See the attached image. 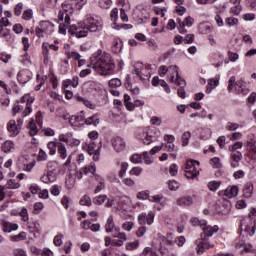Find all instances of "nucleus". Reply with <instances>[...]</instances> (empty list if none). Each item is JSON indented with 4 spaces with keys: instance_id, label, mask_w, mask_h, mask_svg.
<instances>
[{
    "instance_id": "obj_1",
    "label": "nucleus",
    "mask_w": 256,
    "mask_h": 256,
    "mask_svg": "<svg viewBox=\"0 0 256 256\" xmlns=\"http://www.w3.org/2000/svg\"><path fill=\"white\" fill-rule=\"evenodd\" d=\"M88 67H91L95 73L98 75H113L115 71V61L111 54L104 52L102 49H99L90 57V64Z\"/></svg>"
},
{
    "instance_id": "obj_2",
    "label": "nucleus",
    "mask_w": 256,
    "mask_h": 256,
    "mask_svg": "<svg viewBox=\"0 0 256 256\" xmlns=\"http://www.w3.org/2000/svg\"><path fill=\"white\" fill-rule=\"evenodd\" d=\"M202 231L203 233L201 234V238L195 241L196 251L198 255H201V253H203L205 249H211V247H213V245L209 244L207 240L209 239V237H213L215 233H218L219 226L207 225L206 222V225L202 226Z\"/></svg>"
},
{
    "instance_id": "obj_3",
    "label": "nucleus",
    "mask_w": 256,
    "mask_h": 256,
    "mask_svg": "<svg viewBox=\"0 0 256 256\" xmlns=\"http://www.w3.org/2000/svg\"><path fill=\"white\" fill-rule=\"evenodd\" d=\"M35 101V97H32L31 94L24 95L19 102H17L13 108V115L21 113L22 117H27L32 111L31 104Z\"/></svg>"
},
{
    "instance_id": "obj_4",
    "label": "nucleus",
    "mask_w": 256,
    "mask_h": 256,
    "mask_svg": "<svg viewBox=\"0 0 256 256\" xmlns=\"http://www.w3.org/2000/svg\"><path fill=\"white\" fill-rule=\"evenodd\" d=\"M161 131L158 128L148 127L143 130H140L136 137L141 141L144 145H151L153 143V139L156 137H160Z\"/></svg>"
},
{
    "instance_id": "obj_5",
    "label": "nucleus",
    "mask_w": 256,
    "mask_h": 256,
    "mask_svg": "<svg viewBox=\"0 0 256 256\" xmlns=\"http://www.w3.org/2000/svg\"><path fill=\"white\" fill-rule=\"evenodd\" d=\"M84 25L90 33H101L103 31V18L95 15H88Z\"/></svg>"
},
{
    "instance_id": "obj_6",
    "label": "nucleus",
    "mask_w": 256,
    "mask_h": 256,
    "mask_svg": "<svg viewBox=\"0 0 256 256\" xmlns=\"http://www.w3.org/2000/svg\"><path fill=\"white\" fill-rule=\"evenodd\" d=\"M35 165H37V162L35 160L29 159V157L25 155H20L16 159V167L19 169V171L31 173V171H33L35 168Z\"/></svg>"
},
{
    "instance_id": "obj_7",
    "label": "nucleus",
    "mask_w": 256,
    "mask_h": 256,
    "mask_svg": "<svg viewBox=\"0 0 256 256\" xmlns=\"http://www.w3.org/2000/svg\"><path fill=\"white\" fill-rule=\"evenodd\" d=\"M134 73L141 81H149L151 79V69L144 66L143 63L137 62L134 66Z\"/></svg>"
},
{
    "instance_id": "obj_8",
    "label": "nucleus",
    "mask_w": 256,
    "mask_h": 256,
    "mask_svg": "<svg viewBox=\"0 0 256 256\" xmlns=\"http://www.w3.org/2000/svg\"><path fill=\"white\" fill-rule=\"evenodd\" d=\"M200 163L195 160H188L185 164V177L187 179H195L199 176V168H197Z\"/></svg>"
},
{
    "instance_id": "obj_9",
    "label": "nucleus",
    "mask_w": 256,
    "mask_h": 256,
    "mask_svg": "<svg viewBox=\"0 0 256 256\" xmlns=\"http://www.w3.org/2000/svg\"><path fill=\"white\" fill-rule=\"evenodd\" d=\"M55 26L49 21H41L39 26L35 28V33L38 37H45V35H51Z\"/></svg>"
},
{
    "instance_id": "obj_10",
    "label": "nucleus",
    "mask_w": 256,
    "mask_h": 256,
    "mask_svg": "<svg viewBox=\"0 0 256 256\" xmlns=\"http://www.w3.org/2000/svg\"><path fill=\"white\" fill-rule=\"evenodd\" d=\"M168 81L170 83H175L176 85H185L183 78L179 77V68L177 65L169 66Z\"/></svg>"
},
{
    "instance_id": "obj_11",
    "label": "nucleus",
    "mask_w": 256,
    "mask_h": 256,
    "mask_svg": "<svg viewBox=\"0 0 256 256\" xmlns=\"http://www.w3.org/2000/svg\"><path fill=\"white\" fill-rule=\"evenodd\" d=\"M240 229L241 231H244L249 235L250 237H253L255 235V222L251 218H244L240 222Z\"/></svg>"
},
{
    "instance_id": "obj_12",
    "label": "nucleus",
    "mask_w": 256,
    "mask_h": 256,
    "mask_svg": "<svg viewBox=\"0 0 256 256\" xmlns=\"http://www.w3.org/2000/svg\"><path fill=\"white\" fill-rule=\"evenodd\" d=\"M139 225H153L155 223V211L150 210L148 213L142 212L138 215Z\"/></svg>"
},
{
    "instance_id": "obj_13",
    "label": "nucleus",
    "mask_w": 256,
    "mask_h": 256,
    "mask_svg": "<svg viewBox=\"0 0 256 256\" xmlns=\"http://www.w3.org/2000/svg\"><path fill=\"white\" fill-rule=\"evenodd\" d=\"M231 201L225 198H221L216 202V211L220 215H228L229 211H231Z\"/></svg>"
},
{
    "instance_id": "obj_14",
    "label": "nucleus",
    "mask_w": 256,
    "mask_h": 256,
    "mask_svg": "<svg viewBox=\"0 0 256 256\" xmlns=\"http://www.w3.org/2000/svg\"><path fill=\"white\" fill-rule=\"evenodd\" d=\"M104 203L107 208L113 207V205H115V197H108L107 195L102 194L94 198V205H103Z\"/></svg>"
},
{
    "instance_id": "obj_15",
    "label": "nucleus",
    "mask_w": 256,
    "mask_h": 256,
    "mask_svg": "<svg viewBox=\"0 0 256 256\" xmlns=\"http://www.w3.org/2000/svg\"><path fill=\"white\" fill-rule=\"evenodd\" d=\"M49 49L52 51H59V46L55 44H49V42L42 43V55L44 57V63H49L51 61V56L49 55Z\"/></svg>"
},
{
    "instance_id": "obj_16",
    "label": "nucleus",
    "mask_w": 256,
    "mask_h": 256,
    "mask_svg": "<svg viewBox=\"0 0 256 256\" xmlns=\"http://www.w3.org/2000/svg\"><path fill=\"white\" fill-rule=\"evenodd\" d=\"M69 123L74 129L83 127V125H85V113L81 112L79 114L72 115L69 119Z\"/></svg>"
},
{
    "instance_id": "obj_17",
    "label": "nucleus",
    "mask_w": 256,
    "mask_h": 256,
    "mask_svg": "<svg viewBox=\"0 0 256 256\" xmlns=\"http://www.w3.org/2000/svg\"><path fill=\"white\" fill-rule=\"evenodd\" d=\"M148 201H150V203L155 204L154 209H156V211H161V209H163V207L167 205V203L165 202V196H163V194H156V195L150 196Z\"/></svg>"
},
{
    "instance_id": "obj_18",
    "label": "nucleus",
    "mask_w": 256,
    "mask_h": 256,
    "mask_svg": "<svg viewBox=\"0 0 256 256\" xmlns=\"http://www.w3.org/2000/svg\"><path fill=\"white\" fill-rule=\"evenodd\" d=\"M220 197H226V199H235L239 195V187L232 185L228 186L225 190L219 191Z\"/></svg>"
},
{
    "instance_id": "obj_19",
    "label": "nucleus",
    "mask_w": 256,
    "mask_h": 256,
    "mask_svg": "<svg viewBox=\"0 0 256 256\" xmlns=\"http://www.w3.org/2000/svg\"><path fill=\"white\" fill-rule=\"evenodd\" d=\"M111 145L116 153H123V150L127 147L125 140L119 136L111 139Z\"/></svg>"
},
{
    "instance_id": "obj_20",
    "label": "nucleus",
    "mask_w": 256,
    "mask_h": 256,
    "mask_svg": "<svg viewBox=\"0 0 256 256\" xmlns=\"http://www.w3.org/2000/svg\"><path fill=\"white\" fill-rule=\"evenodd\" d=\"M71 31L72 34L75 35V37H78V39H80L81 37H87L90 32L85 24H80L79 27L72 25Z\"/></svg>"
},
{
    "instance_id": "obj_21",
    "label": "nucleus",
    "mask_w": 256,
    "mask_h": 256,
    "mask_svg": "<svg viewBox=\"0 0 256 256\" xmlns=\"http://www.w3.org/2000/svg\"><path fill=\"white\" fill-rule=\"evenodd\" d=\"M105 231L106 233H121V227L115 225V221L113 220V215H110L105 223Z\"/></svg>"
},
{
    "instance_id": "obj_22",
    "label": "nucleus",
    "mask_w": 256,
    "mask_h": 256,
    "mask_svg": "<svg viewBox=\"0 0 256 256\" xmlns=\"http://www.w3.org/2000/svg\"><path fill=\"white\" fill-rule=\"evenodd\" d=\"M28 229L30 233H33L35 239H39L41 237V233L43 231L41 230V224H39V221L35 220L32 222H28Z\"/></svg>"
},
{
    "instance_id": "obj_23",
    "label": "nucleus",
    "mask_w": 256,
    "mask_h": 256,
    "mask_svg": "<svg viewBox=\"0 0 256 256\" xmlns=\"http://www.w3.org/2000/svg\"><path fill=\"white\" fill-rule=\"evenodd\" d=\"M94 181H96L94 193L97 195V193H101V191L106 187L105 178L99 174H94Z\"/></svg>"
},
{
    "instance_id": "obj_24",
    "label": "nucleus",
    "mask_w": 256,
    "mask_h": 256,
    "mask_svg": "<svg viewBox=\"0 0 256 256\" xmlns=\"http://www.w3.org/2000/svg\"><path fill=\"white\" fill-rule=\"evenodd\" d=\"M236 249H240V251L243 253L244 251L246 253H249L251 249H253V246H251L245 239L238 238L235 242Z\"/></svg>"
},
{
    "instance_id": "obj_25",
    "label": "nucleus",
    "mask_w": 256,
    "mask_h": 256,
    "mask_svg": "<svg viewBox=\"0 0 256 256\" xmlns=\"http://www.w3.org/2000/svg\"><path fill=\"white\" fill-rule=\"evenodd\" d=\"M7 130L10 133V137H17L21 133V128L17 125V121L10 120L7 124Z\"/></svg>"
},
{
    "instance_id": "obj_26",
    "label": "nucleus",
    "mask_w": 256,
    "mask_h": 256,
    "mask_svg": "<svg viewBox=\"0 0 256 256\" xmlns=\"http://www.w3.org/2000/svg\"><path fill=\"white\" fill-rule=\"evenodd\" d=\"M243 159V154L241 152H232L230 155V165L232 169H237Z\"/></svg>"
},
{
    "instance_id": "obj_27",
    "label": "nucleus",
    "mask_w": 256,
    "mask_h": 256,
    "mask_svg": "<svg viewBox=\"0 0 256 256\" xmlns=\"http://www.w3.org/2000/svg\"><path fill=\"white\" fill-rule=\"evenodd\" d=\"M1 225L3 227L4 233H13V231H17V229H19L18 224L11 223L7 220H2Z\"/></svg>"
},
{
    "instance_id": "obj_28",
    "label": "nucleus",
    "mask_w": 256,
    "mask_h": 256,
    "mask_svg": "<svg viewBox=\"0 0 256 256\" xmlns=\"http://www.w3.org/2000/svg\"><path fill=\"white\" fill-rule=\"evenodd\" d=\"M113 237L118 238L119 240H112L113 245L116 247H121L125 241H127V234L125 232H118L113 234Z\"/></svg>"
},
{
    "instance_id": "obj_29",
    "label": "nucleus",
    "mask_w": 256,
    "mask_h": 256,
    "mask_svg": "<svg viewBox=\"0 0 256 256\" xmlns=\"http://www.w3.org/2000/svg\"><path fill=\"white\" fill-rule=\"evenodd\" d=\"M217 87H219V76L217 78L208 79V84L206 86V93L209 95V93H212L213 89H217Z\"/></svg>"
},
{
    "instance_id": "obj_30",
    "label": "nucleus",
    "mask_w": 256,
    "mask_h": 256,
    "mask_svg": "<svg viewBox=\"0 0 256 256\" xmlns=\"http://www.w3.org/2000/svg\"><path fill=\"white\" fill-rule=\"evenodd\" d=\"M59 145H61V142L57 141V139L48 142L47 149L49 151V155H57V149H59Z\"/></svg>"
},
{
    "instance_id": "obj_31",
    "label": "nucleus",
    "mask_w": 256,
    "mask_h": 256,
    "mask_svg": "<svg viewBox=\"0 0 256 256\" xmlns=\"http://www.w3.org/2000/svg\"><path fill=\"white\" fill-rule=\"evenodd\" d=\"M235 91L236 93H242V95H247L249 93V89L245 88V81L243 79H240L235 83Z\"/></svg>"
},
{
    "instance_id": "obj_32",
    "label": "nucleus",
    "mask_w": 256,
    "mask_h": 256,
    "mask_svg": "<svg viewBox=\"0 0 256 256\" xmlns=\"http://www.w3.org/2000/svg\"><path fill=\"white\" fill-rule=\"evenodd\" d=\"M243 196L246 199H251L253 197V183L248 182L244 185Z\"/></svg>"
},
{
    "instance_id": "obj_33",
    "label": "nucleus",
    "mask_w": 256,
    "mask_h": 256,
    "mask_svg": "<svg viewBox=\"0 0 256 256\" xmlns=\"http://www.w3.org/2000/svg\"><path fill=\"white\" fill-rule=\"evenodd\" d=\"M116 165H120L119 178L123 179L129 169V163L117 160Z\"/></svg>"
},
{
    "instance_id": "obj_34",
    "label": "nucleus",
    "mask_w": 256,
    "mask_h": 256,
    "mask_svg": "<svg viewBox=\"0 0 256 256\" xmlns=\"http://www.w3.org/2000/svg\"><path fill=\"white\" fill-rule=\"evenodd\" d=\"M177 203L181 207H190V205H193V198L191 196H184L179 198Z\"/></svg>"
},
{
    "instance_id": "obj_35",
    "label": "nucleus",
    "mask_w": 256,
    "mask_h": 256,
    "mask_svg": "<svg viewBox=\"0 0 256 256\" xmlns=\"http://www.w3.org/2000/svg\"><path fill=\"white\" fill-rule=\"evenodd\" d=\"M1 149L4 153H11L15 149V143L11 140H6L2 145Z\"/></svg>"
},
{
    "instance_id": "obj_36",
    "label": "nucleus",
    "mask_w": 256,
    "mask_h": 256,
    "mask_svg": "<svg viewBox=\"0 0 256 256\" xmlns=\"http://www.w3.org/2000/svg\"><path fill=\"white\" fill-rule=\"evenodd\" d=\"M82 171L84 173V175H88L89 177H91V175H93V177H95V171H97V167H95V163H91L88 166H85L84 168H82Z\"/></svg>"
},
{
    "instance_id": "obj_37",
    "label": "nucleus",
    "mask_w": 256,
    "mask_h": 256,
    "mask_svg": "<svg viewBox=\"0 0 256 256\" xmlns=\"http://www.w3.org/2000/svg\"><path fill=\"white\" fill-rule=\"evenodd\" d=\"M100 123H101V121L95 115L90 116L86 119L84 118V125H93L94 127H97V125H99Z\"/></svg>"
},
{
    "instance_id": "obj_38",
    "label": "nucleus",
    "mask_w": 256,
    "mask_h": 256,
    "mask_svg": "<svg viewBox=\"0 0 256 256\" xmlns=\"http://www.w3.org/2000/svg\"><path fill=\"white\" fill-rule=\"evenodd\" d=\"M136 197L137 199H139V201H149L151 197V191L149 190L140 191L137 193Z\"/></svg>"
},
{
    "instance_id": "obj_39",
    "label": "nucleus",
    "mask_w": 256,
    "mask_h": 256,
    "mask_svg": "<svg viewBox=\"0 0 256 256\" xmlns=\"http://www.w3.org/2000/svg\"><path fill=\"white\" fill-rule=\"evenodd\" d=\"M4 187L5 189H19L21 187V183L17 182L15 179H9Z\"/></svg>"
},
{
    "instance_id": "obj_40",
    "label": "nucleus",
    "mask_w": 256,
    "mask_h": 256,
    "mask_svg": "<svg viewBox=\"0 0 256 256\" xmlns=\"http://www.w3.org/2000/svg\"><path fill=\"white\" fill-rule=\"evenodd\" d=\"M57 151L60 159H67V147H65V144H63V142L59 144Z\"/></svg>"
},
{
    "instance_id": "obj_41",
    "label": "nucleus",
    "mask_w": 256,
    "mask_h": 256,
    "mask_svg": "<svg viewBox=\"0 0 256 256\" xmlns=\"http://www.w3.org/2000/svg\"><path fill=\"white\" fill-rule=\"evenodd\" d=\"M211 135H213V130L211 128H202L200 132L201 139L207 141V139H211Z\"/></svg>"
},
{
    "instance_id": "obj_42",
    "label": "nucleus",
    "mask_w": 256,
    "mask_h": 256,
    "mask_svg": "<svg viewBox=\"0 0 256 256\" xmlns=\"http://www.w3.org/2000/svg\"><path fill=\"white\" fill-rule=\"evenodd\" d=\"M199 32H200L202 35H209V33H212V32H213V27H211V26L208 25V24H200V25H199Z\"/></svg>"
},
{
    "instance_id": "obj_43",
    "label": "nucleus",
    "mask_w": 256,
    "mask_h": 256,
    "mask_svg": "<svg viewBox=\"0 0 256 256\" xmlns=\"http://www.w3.org/2000/svg\"><path fill=\"white\" fill-rule=\"evenodd\" d=\"M77 101H79V103H83L85 107H87L88 109H95L96 105L91 102L90 100H87L81 96L77 97Z\"/></svg>"
},
{
    "instance_id": "obj_44",
    "label": "nucleus",
    "mask_w": 256,
    "mask_h": 256,
    "mask_svg": "<svg viewBox=\"0 0 256 256\" xmlns=\"http://www.w3.org/2000/svg\"><path fill=\"white\" fill-rule=\"evenodd\" d=\"M18 215L21 218V221H23L24 223H27L29 221V211L27 210V208H21V210L18 212Z\"/></svg>"
},
{
    "instance_id": "obj_45",
    "label": "nucleus",
    "mask_w": 256,
    "mask_h": 256,
    "mask_svg": "<svg viewBox=\"0 0 256 256\" xmlns=\"http://www.w3.org/2000/svg\"><path fill=\"white\" fill-rule=\"evenodd\" d=\"M95 147H97V144H95V141H90L87 144V151H88L89 155H93V154L97 153V151H100L101 146H99L98 149H95Z\"/></svg>"
},
{
    "instance_id": "obj_46",
    "label": "nucleus",
    "mask_w": 256,
    "mask_h": 256,
    "mask_svg": "<svg viewBox=\"0 0 256 256\" xmlns=\"http://www.w3.org/2000/svg\"><path fill=\"white\" fill-rule=\"evenodd\" d=\"M163 243H166V245H175V241H177V238L173 234H167L162 239Z\"/></svg>"
},
{
    "instance_id": "obj_47",
    "label": "nucleus",
    "mask_w": 256,
    "mask_h": 256,
    "mask_svg": "<svg viewBox=\"0 0 256 256\" xmlns=\"http://www.w3.org/2000/svg\"><path fill=\"white\" fill-rule=\"evenodd\" d=\"M210 165L213 169H221L223 164L221 163V159L219 157H214L210 159Z\"/></svg>"
},
{
    "instance_id": "obj_48",
    "label": "nucleus",
    "mask_w": 256,
    "mask_h": 256,
    "mask_svg": "<svg viewBox=\"0 0 256 256\" xmlns=\"http://www.w3.org/2000/svg\"><path fill=\"white\" fill-rule=\"evenodd\" d=\"M63 239H65V235L63 233H58L53 239L55 247H61V245H63Z\"/></svg>"
},
{
    "instance_id": "obj_49",
    "label": "nucleus",
    "mask_w": 256,
    "mask_h": 256,
    "mask_svg": "<svg viewBox=\"0 0 256 256\" xmlns=\"http://www.w3.org/2000/svg\"><path fill=\"white\" fill-rule=\"evenodd\" d=\"M123 85V82H121L118 78H113L109 81V87L110 89H119Z\"/></svg>"
},
{
    "instance_id": "obj_50",
    "label": "nucleus",
    "mask_w": 256,
    "mask_h": 256,
    "mask_svg": "<svg viewBox=\"0 0 256 256\" xmlns=\"http://www.w3.org/2000/svg\"><path fill=\"white\" fill-rule=\"evenodd\" d=\"M65 55L68 59H74L75 61H79L81 59V54L76 51H66Z\"/></svg>"
},
{
    "instance_id": "obj_51",
    "label": "nucleus",
    "mask_w": 256,
    "mask_h": 256,
    "mask_svg": "<svg viewBox=\"0 0 256 256\" xmlns=\"http://www.w3.org/2000/svg\"><path fill=\"white\" fill-rule=\"evenodd\" d=\"M80 205L85 207H91V205H93V201L91 200V197L89 195H84L80 199Z\"/></svg>"
},
{
    "instance_id": "obj_52",
    "label": "nucleus",
    "mask_w": 256,
    "mask_h": 256,
    "mask_svg": "<svg viewBox=\"0 0 256 256\" xmlns=\"http://www.w3.org/2000/svg\"><path fill=\"white\" fill-rule=\"evenodd\" d=\"M189 139H191V132H184L181 136L182 147H187V145H189Z\"/></svg>"
},
{
    "instance_id": "obj_53",
    "label": "nucleus",
    "mask_w": 256,
    "mask_h": 256,
    "mask_svg": "<svg viewBox=\"0 0 256 256\" xmlns=\"http://www.w3.org/2000/svg\"><path fill=\"white\" fill-rule=\"evenodd\" d=\"M111 21L114 22V27L117 25V20L119 19V8H113L110 12Z\"/></svg>"
},
{
    "instance_id": "obj_54",
    "label": "nucleus",
    "mask_w": 256,
    "mask_h": 256,
    "mask_svg": "<svg viewBox=\"0 0 256 256\" xmlns=\"http://www.w3.org/2000/svg\"><path fill=\"white\" fill-rule=\"evenodd\" d=\"M142 159L144 160L145 165H153L155 162L153 157L149 155V152H143Z\"/></svg>"
},
{
    "instance_id": "obj_55",
    "label": "nucleus",
    "mask_w": 256,
    "mask_h": 256,
    "mask_svg": "<svg viewBox=\"0 0 256 256\" xmlns=\"http://www.w3.org/2000/svg\"><path fill=\"white\" fill-rule=\"evenodd\" d=\"M40 181L49 185V183H53V181H55V177L51 174H44L40 177Z\"/></svg>"
},
{
    "instance_id": "obj_56",
    "label": "nucleus",
    "mask_w": 256,
    "mask_h": 256,
    "mask_svg": "<svg viewBox=\"0 0 256 256\" xmlns=\"http://www.w3.org/2000/svg\"><path fill=\"white\" fill-rule=\"evenodd\" d=\"M139 248V240H135L134 242H129L125 245L126 251H135V249Z\"/></svg>"
},
{
    "instance_id": "obj_57",
    "label": "nucleus",
    "mask_w": 256,
    "mask_h": 256,
    "mask_svg": "<svg viewBox=\"0 0 256 256\" xmlns=\"http://www.w3.org/2000/svg\"><path fill=\"white\" fill-rule=\"evenodd\" d=\"M207 187L209 189V191H217V189H219V187H221V182L220 181H210L207 184Z\"/></svg>"
},
{
    "instance_id": "obj_58",
    "label": "nucleus",
    "mask_w": 256,
    "mask_h": 256,
    "mask_svg": "<svg viewBox=\"0 0 256 256\" xmlns=\"http://www.w3.org/2000/svg\"><path fill=\"white\" fill-rule=\"evenodd\" d=\"M0 37H3V39H5V41H7L8 43H13L15 41V37L11 35V33H9V30H6L5 32L0 34Z\"/></svg>"
},
{
    "instance_id": "obj_59",
    "label": "nucleus",
    "mask_w": 256,
    "mask_h": 256,
    "mask_svg": "<svg viewBox=\"0 0 256 256\" xmlns=\"http://www.w3.org/2000/svg\"><path fill=\"white\" fill-rule=\"evenodd\" d=\"M66 145H68V147H79V145H81V140L69 137L68 142H66Z\"/></svg>"
},
{
    "instance_id": "obj_60",
    "label": "nucleus",
    "mask_w": 256,
    "mask_h": 256,
    "mask_svg": "<svg viewBox=\"0 0 256 256\" xmlns=\"http://www.w3.org/2000/svg\"><path fill=\"white\" fill-rule=\"evenodd\" d=\"M130 161L136 165L143 163V154H133L130 158Z\"/></svg>"
},
{
    "instance_id": "obj_61",
    "label": "nucleus",
    "mask_w": 256,
    "mask_h": 256,
    "mask_svg": "<svg viewBox=\"0 0 256 256\" xmlns=\"http://www.w3.org/2000/svg\"><path fill=\"white\" fill-rule=\"evenodd\" d=\"M161 146L163 151H167L168 153L175 151V143H162Z\"/></svg>"
},
{
    "instance_id": "obj_62",
    "label": "nucleus",
    "mask_w": 256,
    "mask_h": 256,
    "mask_svg": "<svg viewBox=\"0 0 256 256\" xmlns=\"http://www.w3.org/2000/svg\"><path fill=\"white\" fill-rule=\"evenodd\" d=\"M28 129L29 135H31V137H35V134L37 133V125L33 120L29 122Z\"/></svg>"
},
{
    "instance_id": "obj_63",
    "label": "nucleus",
    "mask_w": 256,
    "mask_h": 256,
    "mask_svg": "<svg viewBox=\"0 0 256 256\" xmlns=\"http://www.w3.org/2000/svg\"><path fill=\"white\" fill-rule=\"evenodd\" d=\"M27 239V233L26 232H20L18 235H14L11 237V241H25Z\"/></svg>"
},
{
    "instance_id": "obj_64",
    "label": "nucleus",
    "mask_w": 256,
    "mask_h": 256,
    "mask_svg": "<svg viewBox=\"0 0 256 256\" xmlns=\"http://www.w3.org/2000/svg\"><path fill=\"white\" fill-rule=\"evenodd\" d=\"M140 256H157V253H155L151 247H145Z\"/></svg>"
}]
</instances>
